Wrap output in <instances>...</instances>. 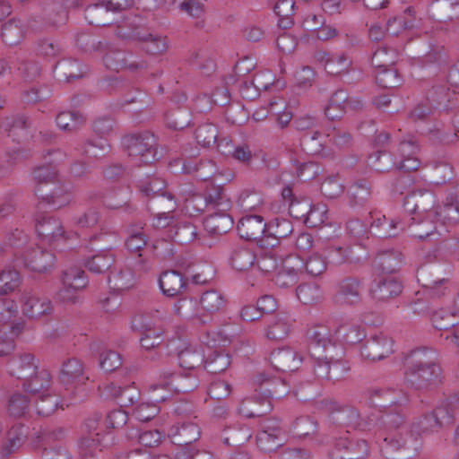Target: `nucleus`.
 <instances>
[{"label": "nucleus", "instance_id": "412c9836", "mask_svg": "<svg viewBox=\"0 0 459 459\" xmlns=\"http://www.w3.org/2000/svg\"><path fill=\"white\" fill-rule=\"evenodd\" d=\"M153 206L159 210L153 218L152 226L154 228L163 229L173 223L172 212L178 206L173 195H169L167 198L164 195H157L153 200Z\"/></svg>", "mask_w": 459, "mask_h": 459}, {"label": "nucleus", "instance_id": "473e14b6", "mask_svg": "<svg viewBox=\"0 0 459 459\" xmlns=\"http://www.w3.org/2000/svg\"><path fill=\"white\" fill-rule=\"evenodd\" d=\"M59 377L64 385H82L88 379L84 375L82 363L75 358L64 362Z\"/></svg>", "mask_w": 459, "mask_h": 459}, {"label": "nucleus", "instance_id": "338daca9", "mask_svg": "<svg viewBox=\"0 0 459 459\" xmlns=\"http://www.w3.org/2000/svg\"><path fill=\"white\" fill-rule=\"evenodd\" d=\"M230 364V358L227 353L214 351L204 360L205 369L212 374L223 372Z\"/></svg>", "mask_w": 459, "mask_h": 459}, {"label": "nucleus", "instance_id": "6ab92c4d", "mask_svg": "<svg viewBox=\"0 0 459 459\" xmlns=\"http://www.w3.org/2000/svg\"><path fill=\"white\" fill-rule=\"evenodd\" d=\"M418 281L421 283L423 293L430 299H438L448 293V280L444 277L434 276L427 268L419 273Z\"/></svg>", "mask_w": 459, "mask_h": 459}, {"label": "nucleus", "instance_id": "f8f14e48", "mask_svg": "<svg viewBox=\"0 0 459 459\" xmlns=\"http://www.w3.org/2000/svg\"><path fill=\"white\" fill-rule=\"evenodd\" d=\"M201 427L194 420H187L170 427L168 436L171 438L173 444L180 448L193 446V443L201 437Z\"/></svg>", "mask_w": 459, "mask_h": 459}, {"label": "nucleus", "instance_id": "f3484780", "mask_svg": "<svg viewBox=\"0 0 459 459\" xmlns=\"http://www.w3.org/2000/svg\"><path fill=\"white\" fill-rule=\"evenodd\" d=\"M114 444V437L111 433L100 435L99 432L89 433L81 438L79 442V454L86 459L88 456H94L98 451L111 446Z\"/></svg>", "mask_w": 459, "mask_h": 459}, {"label": "nucleus", "instance_id": "4d7b16f0", "mask_svg": "<svg viewBox=\"0 0 459 459\" xmlns=\"http://www.w3.org/2000/svg\"><path fill=\"white\" fill-rule=\"evenodd\" d=\"M255 255L249 248L237 247L232 250L230 261L232 267L238 271H246L255 264Z\"/></svg>", "mask_w": 459, "mask_h": 459}, {"label": "nucleus", "instance_id": "72a5a7b5", "mask_svg": "<svg viewBox=\"0 0 459 459\" xmlns=\"http://www.w3.org/2000/svg\"><path fill=\"white\" fill-rule=\"evenodd\" d=\"M415 21L414 9L409 6L403 13L394 16L386 22L385 30L389 35L398 36L405 30L413 29Z\"/></svg>", "mask_w": 459, "mask_h": 459}, {"label": "nucleus", "instance_id": "5701e85b", "mask_svg": "<svg viewBox=\"0 0 459 459\" xmlns=\"http://www.w3.org/2000/svg\"><path fill=\"white\" fill-rule=\"evenodd\" d=\"M117 36L124 39H134L142 41L144 50L152 55L162 54L168 49L166 38L159 35L147 32L142 33L137 30H134L131 32H122L119 30Z\"/></svg>", "mask_w": 459, "mask_h": 459}, {"label": "nucleus", "instance_id": "a19ab883", "mask_svg": "<svg viewBox=\"0 0 459 459\" xmlns=\"http://www.w3.org/2000/svg\"><path fill=\"white\" fill-rule=\"evenodd\" d=\"M208 207L218 212H229L231 208V201L225 195L222 186L210 185L204 191Z\"/></svg>", "mask_w": 459, "mask_h": 459}, {"label": "nucleus", "instance_id": "9d476101", "mask_svg": "<svg viewBox=\"0 0 459 459\" xmlns=\"http://www.w3.org/2000/svg\"><path fill=\"white\" fill-rule=\"evenodd\" d=\"M283 432L278 420L266 419L261 423L260 430L256 436V444L259 449L270 453L283 444Z\"/></svg>", "mask_w": 459, "mask_h": 459}, {"label": "nucleus", "instance_id": "37998d69", "mask_svg": "<svg viewBox=\"0 0 459 459\" xmlns=\"http://www.w3.org/2000/svg\"><path fill=\"white\" fill-rule=\"evenodd\" d=\"M435 214L443 223H459V193L449 194L444 202V205Z\"/></svg>", "mask_w": 459, "mask_h": 459}, {"label": "nucleus", "instance_id": "de8ad7c7", "mask_svg": "<svg viewBox=\"0 0 459 459\" xmlns=\"http://www.w3.org/2000/svg\"><path fill=\"white\" fill-rule=\"evenodd\" d=\"M403 264V255L397 250H385L378 253L375 265L385 273H393Z\"/></svg>", "mask_w": 459, "mask_h": 459}, {"label": "nucleus", "instance_id": "052dcab7", "mask_svg": "<svg viewBox=\"0 0 459 459\" xmlns=\"http://www.w3.org/2000/svg\"><path fill=\"white\" fill-rule=\"evenodd\" d=\"M34 406L37 414L43 417L50 416L59 406L64 409L63 404H60L59 398L52 391L44 394L42 396L35 397Z\"/></svg>", "mask_w": 459, "mask_h": 459}, {"label": "nucleus", "instance_id": "7c9ffc66", "mask_svg": "<svg viewBox=\"0 0 459 459\" xmlns=\"http://www.w3.org/2000/svg\"><path fill=\"white\" fill-rule=\"evenodd\" d=\"M434 217H437L435 212H429L422 220L411 218L412 222L409 226L410 235L414 238L424 240L436 234H440L438 225L433 220Z\"/></svg>", "mask_w": 459, "mask_h": 459}, {"label": "nucleus", "instance_id": "603ef678", "mask_svg": "<svg viewBox=\"0 0 459 459\" xmlns=\"http://www.w3.org/2000/svg\"><path fill=\"white\" fill-rule=\"evenodd\" d=\"M251 437V430L240 425L224 429L221 434L223 444L227 446H240L248 441Z\"/></svg>", "mask_w": 459, "mask_h": 459}, {"label": "nucleus", "instance_id": "69168bd1", "mask_svg": "<svg viewBox=\"0 0 459 459\" xmlns=\"http://www.w3.org/2000/svg\"><path fill=\"white\" fill-rule=\"evenodd\" d=\"M303 262V270L311 276H319L324 273L327 268V262L319 253H312Z\"/></svg>", "mask_w": 459, "mask_h": 459}, {"label": "nucleus", "instance_id": "f257e3e1", "mask_svg": "<svg viewBox=\"0 0 459 459\" xmlns=\"http://www.w3.org/2000/svg\"><path fill=\"white\" fill-rule=\"evenodd\" d=\"M404 381L415 389H427L440 381L441 368L437 351L422 347L403 358Z\"/></svg>", "mask_w": 459, "mask_h": 459}, {"label": "nucleus", "instance_id": "cd10ccee", "mask_svg": "<svg viewBox=\"0 0 459 459\" xmlns=\"http://www.w3.org/2000/svg\"><path fill=\"white\" fill-rule=\"evenodd\" d=\"M362 283L356 278H345L340 281L336 299L340 303L355 305L361 299Z\"/></svg>", "mask_w": 459, "mask_h": 459}, {"label": "nucleus", "instance_id": "bb28decb", "mask_svg": "<svg viewBox=\"0 0 459 459\" xmlns=\"http://www.w3.org/2000/svg\"><path fill=\"white\" fill-rule=\"evenodd\" d=\"M9 371L12 376L23 381L36 373L39 368V361L31 353H24L12 359L8 363Z\"/></svg>", "mask_w": 459, "mask_h": 459}, {"label": "nucleus", "instance_id": "f03ea898", "mask_svg": "<svg viewBox=\"0 0 459 459\" xmlns=\"http://www.w3.org/2000/svg\"><path fill=\"white\" fill-rule=\"evenodd\" d=\"M260 385H268L272 388H264V392L268 393V397L253 396L244 399L239 406V413L247 418L262 417L273 409L269 397L281 398L288 393L284 381L278 378H272L266 373H260L255 379Z\"/></svg>", "mask_w": 459, "mask_h": 459}, {"label": "nucleus", "instance_id": "c756f323", "mask_svg": "<svg viewBox=\"0 0 459 459\" xmlns=\"http://www.w3.org/2000/svg\"><path fill=\"white\" fill-rule=\"evenodd\" d=\"M52 377L46 368H38L36 373L23 381L24 389L34 395H44L51 391Z\"/></svg>", "mask_w": 459, "mask_h": 459}, {"label": "nucleus", "instance_id": "b1692460", "mask_svg": "<svg viewBox=\"0 0 459 459\" xmlns=\"http://www.w3.org/2000/svg\"><path fill=\"white\" fill-rule=\"evenodd\" d=\"M203 318L222 312L227 305L225 295L218 290H208L204 291L198 301Z\"/></svg>", "mask_w": 459, "mask_h": 459}, {"label": "nucleus", "instance_id": "e2e57ef3", "mask_svg": "<svg viewBox=\"0 0 459 459\" xmlns=\"http://www.w3.org/2000/svg\"><path fill=\"white\" fill-rule=\"evenodd\" d=\"M309 338L317 346L324 350L333 347L336 343L334 330H330L325 325H316L309 331Z\"/></svg>", "mask_w": 459, "mask_h": 459}, {"label": "nucleus", "instance_id": "58836bf2", "mask_svg": "<svg viewBox=\"0 0 459 459\" xmlns=\"http://www.w3.org/2000/svg\"><path fill=\"white\" fill-rule=\"evenodd\" d=\"M159 284L162 292L169 297L177 296L186 285L183 275L174 270L162 273L159 279Z\"/></svg>", "mask_w": 459, "mask_h": 459}, {"label": "nucleus", "instance_id": "a211bd4d", "mask_svg": "<svg viewBox=\"0 0 459 459\" xmlns=\"http://www.w3.org/2000/svg\"><path fill=\"white\" fill-rule=\"evenodd\" d=\"M418 151L419 147L414 137L410 136L408 139L401 141L394 153L398 159L399 169L405 171L418 169L420 167V160L416 157Z\"/></svg>", "mask_w": 459, "mask_h": 459}, {"label": "nucleus", "instance_id": "680f3d73", "mask_svg": "<svg viewBox=\"0 0 459 459\" xmlns=\"http://www.w3.org/2000/svg\"><path fill=\"white\" fill-rule=\"evenodd\" d=\"M15 65L19 75L25 81L35 80L41 72L40 65L31 56L18 57Z\"/></svg>", "mask_w": 459, "mask_h": 459}, {"label": "nucleus", "instance_id": "6e6d98bb", "mask_svg": "<svg viewBox=\"0 0 459 459\" xmlns=\"http://www.w3.org/2000/svg\"><path fill=\"white\" fill-rule=\"evenodd\" d=\"M40 189L36 190L39 198L46 201L55 208H61L68 204L72 196L64 185L56 186L49 194H39Z\"/></svg>", "mask_w": 459, "mask_h": 459}, {"label": "nucleus", "instance_id": "2f4dec72", "mask_svg": "<svg viewBox=\"0 0 459 459\" xmlns=\"http://www.w3.org/2000/svg\"><path fill=\"white\" fill-rule=\"evenodd\" d=\"M459 408V394L443 401L431 412L438 429L451 425L454 422L455 411Z\"/></svg>", "mask_w": 459, "mask_h": 459}, {"label": "nucleus", "instance_id": "c85d7f7f", "mask_svg": "<svg viewBox=\"0 0 459 459\" xmlns=\"http://www.w3.org/2000/svg\"><path fill=\"white\" fill-rule=\"evenodd\" d=\"M402 292V284L394 277L388 276L376 281L370 289L372 298L377 301H386Z\"/></svg>", "mask_w": 459, "mask_h": 459}, {"label": "nucleus", "instance_id": "4be33fe9", "mask_svg": "<svg viewBox=\"0 0 459 459\" xmlns=\"http://www.w3.org/2000/svg\"><path fill=\"white\" fill-rule=\"evenodd\" d=\"M23 314L30 318H39L52 312V304L47 299H41L31 291H23L21 296Z\"/></svg>", "mask_w": 459, "mask_h": 459}, {"label": "nucleus", "instance_id": "f704fd0d", "mask_svg": "<svg viewBox=\"0 0 459 459\" xmlns=\"http://www.w3.org/2000/svg\"><path fill=\"white\" fill-rule=\"evenodd\" d=\"M292 327V319L287 313L276 314L270 322L265 334L270 340L280 341L286 338Z\"/></svg>", "mask_w": 459, "mask_h": 459}, {"label": "nucleus", "instance_id": "4468645a", "mask_svg": "<svg viewBox=\"0 0 459 459\" xmlns=\"http://www.w3.org/2000/svg\"><path fill=\"white\" fill-rule=\"evenodd\" d=\"M23 265L29 270L39 273H47L50 272L56 262L55 255L47 249L39 247L27 249L22 255Z\"/></svg>", "mask_w": 459, "mask_h": 459}, {"label": "nucleus", "instance_id": "8fccbe9b", "mask_svg": "<svg viewBox=\"0 0 459 459\" xmlns=\"http://www.w3.org/2000/svg\"><path fill=\"white\" fill-rule=\"evenodd\" d=\"M348 93L344 90H338L331 96L325 107V116L334 120L342 117L347 112Z\"/></svg>", "mask_w": 459, "mask_h": 459}, {"label": "nucleus", "instance_id": "e433bc0d", "mask_svg": "<svg viewBox=\"0 0 459 459\" xmlns=\"http://www.w3.org/2000/svg\"><path fill=\"white\" fill-rule=\"evenodd\" d=\"M233 224L234 221L228 212H215L204 221L205 230L212 235L227 233L232 229Z\"/></svg>", "mask_w": 459, "mask_h": 459}, {"label": "nucleus", "instance_id": "3c124183", "mask_svg": "<svg viewBox=\"0 0 459 459\" xmlns=\"http://www.w3.org/2000/svg\"><path fill=\"white\" fill-rule=\"evenodd\" d=\"M143 329L140 343L143 349L149 351L163 342L164 331L160 326H154L151 322H145L143 325Z\"/></svg>", "mask_w": 459, "mask_h": 459}, {"label": "nucleus", "instance_id": "13d9d810", "mask_svg": "<svg viewBox=\"0 0 459 459\" xmlns=\"http://www.w3.org/2000/svg\"><path fill=\"white\" fill-rule=\"evenodd\" d=\"M115 262V255L110 249L103 250L88 259L85 266L95 273H103L108 271Z\"/></svg>", "mask_w": 459, "mask_h": 459}, {"label": "nucleus", "instance_id": "c9c22d12", "mask_svg": "<svg viewBox=\"0 0 459 459\" xmlns=\"http://www.w3.org/2000/svg\"><path fill=\"white\" fill-rule=\"evenodd\" d=\"M431 321L433 326L437 330L447 331L453 328L452 334L446 337V340L450 339L453 342L454 333L459 328V313L441 308L431 314Z\"/></svg>", "mask_w": 459, "mask_h": 459}, {"label": "nucleus", "instance_id": "dca6fc26", "mask_svg": "<svg viewBox=\"0 0 459 459\" xmlns=\"http://www.w3.org/2000/svg\"><path fill=\"white\" fill-rule=\"evenodd\" d=\"M303 271V262L298 255H289L281 261V268L275 274L273 281L280 288L294 286L299 279V273Z\"/></svg>", "mask_w": 459, "mask_h": 459}, {"label": "nucleus", "instance_id": "79ce46f5", "mask_svg": "<svg viewBox=\"0 0 459 459\" xmlns=\"http://www.w3.org/2000/svg\"><path fill=\"white\" fill-rule=\"evenodd\" d=\"M404 422V416L401 410H394L385 412L379 419L374 420L373 429L379 432V437H386L382 433L385 429L392 431L399 429Z\"/></svg>", "mask_w": 459, "mask_h": 459}, {"label": "nucleus", "instance_id": "864d4df0", "mask_svg": "<svg viewBox=\"0 0 459 459\" xmlns=\"http://www.w3.org/2000/svg\"><path fill=\"white\" fill-rule=\"evenodd\" d=\"M197 305L198 302L196 300L184 298L174 304V311L182 318L197 319L201 323H206V319L203 318L200 307Z\"/></svg>", "mask_w": 459, "mask_h": 459}, {"label": "nucleus", "instance_id": "49530a36", "mask_svg": "<svg viewBox=\"0 0 459 459\" xmlns=\"http://www.w3.org/2000/svg\"><path fill=\"white\" fill-rule=\"evenodd\" d=\"M336 342L347 344H355L360 342L364 337V332L361 327L354 323L347 322L340 325L334 329Z\"/></svg>", "mask_w": 459, "mask_h": 459}, {"label": "nucleus", "instance_id": "aec40b11", "mask_svg": "<svg viewBox=\"0 0 459 459\" xmlns=\"http://www.w3.org/2000/svg\"><path fill=\"white\" fill-rule=\"evenodd\" d=\"M371 230L373 234L381 238L395 237L404 230V224L397 218L387 219L381 212L370 213Z\"/></svg>", "mask_w": 459, "mask_h": 459}, {"label": "nucleus", "instance_id": "2eb2a0df", "mask_svg": "<svg viewBox=\"0 0 459 459\" xmlns=\"http://www.w3.org/2000/svg\"><path fill=\"white\" fill-rule=\"evenodd\" d=\"M36 231L41 241L56 245L65 239V232L59 219L54 216H42L36 223Z\"/></svg>", "mask_w": 459, "mask_h": 459}, {"label": "nucleus", "instance_id": "393cba45", "mask_svg": "<svg viewBox=\"0 0 459 459\" xmlns=\"http://www.w3.org/2000/svg\"><path fill=\"white\" fill-rule=\"evenodd\" d=\"M302 357L290 348L273 351L270 356V362L279 371L289 372L297 370L302 362Z\"/></svg>", "mask_w": 459, "mask_h": 459}, {"label": "nucleus", "instance_id": "09e8293b", "mask_svg": "<svg viewBox=\"0 0 459 459\" xmlns=\"http://www.w3.org/2000/svg\"><path fill=\"white\" fill-rule=\"evenodd\" d=\"M165 186V180L156 176L143 178L138 182L140 192L145 196L152 197V205L153 200L157 195H164L167 198L171 195L170 193L164 191Z\"/></svg>", "mask_w": 459, "mask_h": 459}, {"label": "nucleus", "instance_id": "39448f33", "mask_svg": "<svg viewBox=\"0 0 459 459\" xmlns=\"http://www.w3.org/2000/svg\"><path fill=\"white\" fill-rule=\"evenodd\" d=\"M320 405L330 414L329 421L333 424L361 431L373 429L374 419H361L359 412L354 407L340 406L336 402L328 400L321 401Z\"/></svg>", "mask_w": 459, "mask_h": 459}, {"label": "nucleus", "instance_id": "5fc2aeb1", "mask_svg": "<svg viewBox=\"0 0 459 459\" xmlns=\"http://www.w3.org/2000/svg\"><path fill=\"white\" fill-rule=\"evenodd\" d=\"M370 166L377 171L388 172L394 169H399L398 159L394 153L377 152L368 158Z\"/></svg>", "mask_w": 459, "mask_h": 459}, {"label": "nucleus", "instance_id": "774afa93", "mask_svg": "<svg viewBox=\"0 0 459 459\" xmlns=\"http://www.w3.org/2000/svg\"><path fill=\"white\" fill-rule=\"evenodd\" d=\"M351 61L344 53L332 54L330 60L325 65V71L332 75H340L348 73Z\"/></svg>", "mask_w": 459, "mask_h": 459}, {"label": "nucleus", "instance_id": "0e129e2a", "mask_svg": "<svg viewBox=\"0 0 459 459\" xmlns=\"http://www.w3.org/2000/svg\"><path fill=\"white\" fill-rule=\"evenodd\" d=\"M299 300L304 305H314L322 299V292L318 285L314 283L300 284L296 290Z\"/></svg>", "mask_w": 459, "mask_h": 459}, {"label": "nucleus", "instance_id": "4c0bfd02", "mask_svg": "<svg viewBox=\"0 0 459 459\" xmlns=\"http://www.w3.org/2000/svg\"><path fill=\"white\" fill-rule=\"evenodd\" d=\"M435 203L434 195L430 192H419L414 193L411 196L406 197L404 204L405 209L416 214L421 212H437V211H431Z\"/></svg>", "mask_w": 459, "mask_h": 459}, {"label": "nucleus", "instance_id": "20e7f679", "mask_svg": "<svg viewBox=\"0 0 459 459\" xmlns=\"http://www.w3.org/2000/svg\"><path fill=\"white\" fill-rule=\"evenodd\" d=\"M130 161L134 166L148 165L159 160L156 140L153 134H130L123 139Z\"/></svg>", "mask_w": 459, "mask_h": 459}, {"label": "nucleus", "instance_id": "1a4fd4ad", "mask_svg": "<svg viewBox=\"0 0 459 459\" xmlns=\"http://www.w3.org/2000/svg\"><path fill=\"white\" fill-rule=\"evenodd\" d=\"M333 449L329 453L332 459H360L368 455L369 447L365 439L350 440L348 437H335Z\"/></svg>", "mask_w": 459, "mask_h": 459}, {"label": "nucleus", "instance_id": "ddd939ff", "mask_svg": "<svg viewBox=\"0 0 459 459\" xmlns=\"http://www.w3.org/2000/svg\"><path fill=\"white\" fill-rule=\"evenodd\" d=\"M100 52H104L103 63L108 69L112 71L118 72L125 68L134 71L146 67L144 62L138 63L134 60H130V58H133L132 55H129V57H127V55L123 50L107 43H104V48Z\"/></svg>", "mask_w": 459, "mask_h": 459}, {"label": "nucleus", "instance_id": "a878e982", "mask_svg": "<svg viewBox=\"0 0 459 459\" xmlns=\"http://www.w3.org/2000/svg\"><path fill=\"white\" fill-rule=\"evenodd\" d=\"M267 224L258 215H249L241 218L238 224V231L242 238L258 240L266 232Z\"/></svg>", "mask_w": 459, "mask_h": 459}, {"label": "nucleus", "instance_id": "ea45409f", "mask_svg": "<svg viewBox=\"0 0 459 459\" xmlns=\"http://www.w3.org/2000/svg\"><path fill=\"white\" fill-rule=\"evenodd\" d=\"M42 20L47 27L56 28L65 23L67 12L60 2H50L44 5Z\"/></svg>", "mask_w": 459, "mask_h": 459}, {"label": "nucleus", "instance_id": "423d86ee", "mask_svg": "<svg viewBox=\"0 0 459 459\" xmlns=\"http://www.w3.org/2000/svg\"><path fill=\"white\" fill-rule=\"evenodd\" d=\"M63 286L56 294V301L64 305H75L80 302L79 291L87 284V277L80 268L72 267L63 273Z\"/></svg>", "mask_w": 459, "mask_h": 459}, {"label": "nucleus", "instance_id": "9b49d317", "mask_svg": "<svg viewBox=\"0 0 459 459\" xmlns=\"http://www.w3.org/2000/svg\"><path fill=\"white\" fill-rule=\"evenodd\" d=\"M361 356L368 360H381L394 352V341L379 333L371 335L361 348Z\"/></svg>", "mask_w": 459, "mask_h": 459}, {"label": "nucleus", "instance_id": "a18cd8bd", "mask_svg": "<svg viewBox=\"0 0 459 459\" xmlns=\"http://www.w3.org/2000/svg\"><path fill=\"white\" fill-rule=\"evenodd\" d=\"M25 36V26L19 20H10L2 26L3 42L10 47L20 44Z\"/></svg>", "mask_w": 459, "mask_h": 459}, {"label": "nucleus", "instance_id": "c03bdc74", "mask_svg": "<svg viewBox=\"0 0 459 459\" xmlns=\"http://www.w3.org/2000/svg\"><path fill=\"white\" fill-rule=\"evenodd\" d=\"M149 392L152 394L151 399L152 400L151 403H141L134 409V416L139 421H148L154 418L160 411V407L157 405V403L163 402L168 399L167 394H155V393Z\"/></svg>", "mask_w": 459, "mask_h": 459}, {"label": "nucleus", "instance_id": "bf43d9fd", "mask_svg": "<svg viewBox=\"0 0 459 459\" xmlns=\"http://www.w3.org/2000/svg\"><path fill=\"white\" fill-rule=\"evenodd\" d=\"M135 276L130 268H122L118 271L111 272L108 276V284L115 290H125L134 286Z\"/></svg>", "mask_w": 459, "mask_h": 459}, {"label": "nucleus", "instance_id": "6e6552de", "mask_svg": "<svg viewBox=\"0 0 459 459\" xmlns=\"http://www.w3.org/2000/svg\"><path fill=\"white\" fill-rule=\"evenodd\" d=\"M129 0H96L85 9V19L90 24L106 26L112 22L111 14L129 7Z\"/></svg>", "mask_w": 459, "mask_h": 459}, {"label": "nucleus", "instance_id": "7ed1b4c3", "mask_svg": "<svg viewBox=\"0 0 459 459\" xmlns=\"http://www.w3.org/2000/svg\"><path fill=\"white\" fill-rule=\"evenodd\" d=\"M439 429L431 414H423L416 418L403 432L399 433V438L385 437V448L393 450L403 447L409 451L418 452L421 446L420 439L424 435L437 431Z\"/></svg>", "mask_w": 459, "mask_h": 459}, {"label": "nucleus", "instance_id": "0eeeda50", "mask_svg": "<svg viewBox=\"0 0 459 459\" xmlns=\"http://www.w3.org/2000/svg\"><path fill=\"white\" fill-rule=\"evenodd\" d=\"M199 385L198 379L191 373L182 375L169 371L160 373L157 380L150 385V391L156 393L162 391L161 394H167L172 391L177 393H188L195 390Z\"/></svg>", "mask_w": 459, "mask_h": 459}]
</instances>
